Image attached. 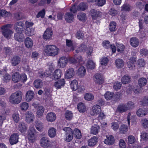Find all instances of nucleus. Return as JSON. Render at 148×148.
<instances>
[{
	"label": "nucleus",
	"mask_w": 148,
	"mask_h": 148,
	"mask_svg": "<svg viewBox=\"0 0 148 148\" xmlns=\"http://www.w3.org/2000/svg\"><path fill=\"white\" fill-rule=\"evenodd\" d=\"M10 75L8 73L5 74L3 76V81L4 82L6 83L9 82L11 79Z\"/></svg>",
	"instance_id": "nucleus-54"
},
{
	"label": "nucleus",
	"mask_w": 148,
	"mask_h": 148,
	"mask_svg": "<svg viewBox=\"0 0 148 148\" xmlns=\"http://www.w3.org/2000/svg\"><path fill=\"white\" fill-rule=\"evenodd\" d=\"M65 82L64 79H60L55 82L54 84V86L57 89L61 88L64 86Z\"/></svg>",
	"instance_id": "nucleus-15"
},
{
	"label": "nucleus",
	"mask_w": 148,
	"mask_h": 148,
	"mask_svg": "<svg viewBox=\"0 0 148 148\" xmlns=\"http://www.w3.org/2000/svg\"><path fill=\"white\" fill-rule=\"evenodd\" d=\"M36 131L34 128H32L29 132L27 137L30 143H33L36 140Z\"/></svg>",
	"instance_id": "nucleus-7"
},
{
	"label": "nucleus",
	"mask_w": 148,
	"mask_h": 148,
	"mask_svg": "<svg viewBox=\"0 0 148 148\" xmlns=\"http://www.w3.org/2000/svg\"><path fill=\"white\" fill-rule=\"evenodd\" d=\"M142 126L144 128H146L148 127V120L146 119H143L141 121Z\"/></svg>",
	"instance_id": "nucleus-62"
},
{
	"label": "nucleus",
	"mask_w": 148,
	"mask_h": 148,
	"mask_svg": "<svg viewBox=\"0 0 148 148\" xmlns=\"http://www.w3.org/2000/svg\"><path fill=\"white\" fill-rule=\"evenodd\" d=\"M15 18L17 20H20L23 18V15L21 12H18L14 15Z\"/></svg>",
	"instance_id": "nucleus-56"
},
{
	"label": "nucleus",
	"mask_w": 148,
	"mask_h": 148,
	"mask_svg": "<svg viewBox=\"0 0 148 148\" xmlns=\"http://www.w3.org/2000/svg\"><path fill=\"white\" fill-rule=\"evenodd\" d=\"M46 118L48 121L52 122L54 121L56 119V115L54 113L51 112L47 114Z\"/></svg>",
	"instance_id": "nucleus-31"
},
{
	"label": "nucleus",
	"mask_w": 148,
	"mask_h": 148,
	"mask_svg": "<svg viewBox=\"0 0 148 148\" xmlns=\"http://www.w3.org/2000/svg\"><path fill=\"white\" fill-rule=\"evenodd\" d=\"M14 38L16 40L21 42L23 41L24 36L22 32H17L15 34Z\"/></svg>",
	"instance_id": "nucleus-18"
},
{
	"label": "nucleus",
	"mask_w": 148,
	"mask_h": 148,
	"mask_svg": "<svg viewBox=\"0 0 148 148\" xmlns=\"http://www.w3.org/2000/svg\"><path fill=\"white\" fill-rule=\"evenodd\" d=\"M25 120L28 123L33 122L34 119V114L30 111H27L25 114Z\"/></svg>",
	"instance_id": "nucleus-8"
},
{
	"label": "nucleus",
	"mask_w": 148,
	"mask_h": 148,
	"mask_svg": "<svg viewBox=\"0 0 148 148\" xmlns=\"http://www.w3.org/2000/svg\"><path fill=\"white\" fill-rule=\"evenodd\" d=\"M147 112V110L144 108H142L138 109L136 113L137 115L139 117H142L146 115Z\"/></svg>",
	"instance_id": "nucleus-21"
},
{
	"label": "nucleus",
	"mask_w": 148,
	"mask_h": 148,
	"mask_svg": "<svg viewBox=\"0 0 148 148\" xmlns=\"http://www.w3.org/2000/svg\"><path fill=\"white\" fill-rule=\"evenodd\" d=\"M117 110L121 113L125 112L128 110L127 106L125 104H121L118 107Z\"/></svg>",
	"instance_id": "nucleus-32"
},
{
	"label": "nucleus",
	"mask_w": 148,
	"mask_h": 148,
	"mask_svg": "<svg viewBox=\"0 0 148 148\" xmlns=\"http://www.w3.org/2000/svg\"><path fill=\"white\" fill-rule=\"evenodd\" d=\"M45 108L43 106H38L37 110V115L38 117H41L44 112Z\"/></svg>",
	"instance_id": "nucleus-34"
},
{
	"label": "nucleus",
	"mask_w": 148,
	"mask_h": 148,
	"mask_svg": "<svg viewBox=\"0 0 148 148\" xmlns=\"http://www.w3.org/2000/svg\"><path fill=\"white\" fill-rule=\"evenodd\" d=\"M98 141V138L94 136L88 141V145L89 146L93 147L96 144Z\"/></svg>",
	"instance_id": "nucleus-19"
},
{
	"label": "nucleus",
	"mask_w": 148,
	"mask_h": 148,
	"mask_svg": "<svg viewBox=\"0 0 148 148\" xmlns=\"http://www.w3.org/2000/svg\"><path fill=\"white\" fill-rule=\"evenodd\" d=\"M10 26L9 24L5 25L1 27V32L4 36L8 38L11 36L13 32L10 29Z\"/></svg>",
	"instance_id": "nucleus-4"
},
{
	"label": "nucleus",
	"mask_w": 148,
	"mask_h": 148,
	"mask_svg": "<svg viewBox=\"0 0 148 148\" xmlns=\"http://www.w3.org/2000/svg\"><path fill=\"white\" fill-rule=\"evenodd\" d=\"M12 118L14 122L16 123H18L20 120L19 114L17 112H15L12 114Z\"/></svg>",
	"instance_id": "nucleus-46"
},
{
	"label": "nucleus",
	"mask_w": 148,
	"mask_h": 148,
	"mask_svg": "<svg viewBox=\"0 0 148 148\" xmlns=\"http://www.w3.org/2000/svg\"><path fill=\"white\" fill-rule=\"evenodd\" d=\"M65 115L66 119L69 120H71L73 116L72 113L71 111H67L66 112Z\"/></svg>",
	"instance_id": "nucleus-53"
},
{
	"label": "nucleus",
	"mask_w": 148,
	"mask_h": 148,
	"mask_svg": "<svg viewBox=\"0 0 148 148\" xmlns=\"http://www.w3.org/2000/svg\"><path fill=\"white\" fill-rule=\"evenodd\" d=\"M86 66L88 69H92L95 68V65L92 60H90L88 62Z\"/></svg>",
	"instance_id": "nucleus-49"
},
{
	"label": "nucleus",
	"mask_w": 148,
	"mask_h": 148,
	"mask_svg": "<svg viewBox=\"0 0 148 148\" xmlns=\"http://www.w3.org/2000/svg\"><path fill=\"white\" fill-rule=\"evenodd\" d=\"M61 71L60 69L56 70L54 72L53 78L55 80L59 79L61 76Z\"/></svg>",
	"instance_id": "nucleus-33"
},
{
	"label": "nucleus",
	"mask_w": 148,
	"mask_h": 148,
	"mask_svg": "<svg viewBox=\"0 0 148 148\" xmlns=\"http://www.w3.org/2000/svg\"><path fill=\"white\" fill-rule=\"evenodd\" d=\"M94 80L95 83L99 84H102L103 82V79L100 74H96L95 76Z\"/></svg>",
	"instance_id": "nucleus-22"
},
{
	"label": "nucleus",
	"mask_w": 148,
	"mask_h": 148,
	"mask_svg": "<svg viewBox=\"0 0 148 148\" xmlns=\"http://www.w3.org/2000/svg\"><path fill=\"white\" fill-rule=\"evenodd\" d=\"M100 128L98 125L97 124L93 125L91 128V133L94 135H96L98 133Z\"/></svg>",
	"instance_id": "nucleus-27"
},
{
	"label": "nucleus",
	"mask_w": 148,
	"mask_h": 148,
	"mask_svg": "<svg viewBox=\"0 0 148 148\" xmlns=\"http://www.w3.org/2000/svg\"><path fill=\"white\" fill-rule=\"evenodd\" d=\"M24 25L22 22H17L14 25V29L17 32H22L23 30Z\"/></svg>",
	"instance_id": "nucleus-10"
},
{
	"label": "nucleus",
	"mask_w": 148,
	"mask_h": 148,
	"mask_svg": "<svg viewBox=\"0 0 148 148\" xmlns=\"http://www.w3.org/2000/svg\"><path fill=\"white\" fill-rule=\"evenodd\" d=\"M20 107L22 110H26L29 107L28 104L26 102H23L21 104Z\"/></svg>",
	"instance_id": "nucleus-55"
},
{
	"label": "nucleus",
	"mask_w": 148,
	"mask_h": 148,
	"mask_svg": "<svg viewBox=\"0 0 148 148\" xmlns=\"http://www.w3.org/2000/svg\"><path fill=\"white\" fill-rule=\"evenodd\" d=\"M25 43L26 47L27 48H30L33 46V40L28 37L26 38Z\"/></svg>",
	"instance_id": "nucleus-36"
},
{
	"label": "nucleus",
	"mask_w": 148,
	"mask_h": 148,
	"mask_svg": "<svg viewBox=\"0 0 148 148\" xmlns=\"http://www.w3.org/2000/svg\"><path fill=\"white\" fill-rule=\"evenodd\" d=\"M86 4L84 3H80L77 7V10L78 11H83L85 10L87 8Z\"/></svg>",
	"instance_id": "nucleus-48"
},
{
	"label": "nucleus",
	"mask_w": 148,
	"mask_h": 148,
	"mask_svg": "<svg viewBox=\"0 0 148 148\" xmlns=\"http://www.w3.org/2000/svg\"><path fill=\"white\" fill-rule=\"evenodd\" d=\"M21 61L20 57L17 56H14L10 60V62L13 66H16L20 63Z\"/></svg>",
	"instance_id": "nucleus-13"
},
{
	"label": "nucleus",
	"mask_w": 148,
	"mask_h": 148,
	"mask_svg": "<svg viewBox=\"0 0 148 148\" xmlns=\"http://www.w3.org/2000/svg\"><path fill=\"white\" fill-rule=\"evenodd\" d=\"M131 81V77L128 75H124L121 79L122 83L124 84L130 83Z\"/></svg>",
	"instance_id": "nucleus-28"
},
{
	"label": "nucleus",
	"mask_w": 148,
	"mask_h": 148,
	"mask_svg": "<svg viewBox=\"0 0 148 148\" xmlns=\"http://www.w3.org/2000/svg\"><path fill=\"white\" fill-rule=\"evenodd\" d=\"M73 133V135L76 138L79 139L82 137L81 133L80 131L78 129H75Z\"/></svg>",
	"instance_id": "nucleus-41"
},
{
	"label": "nucleus",
	"mask_w": 148,
	"mask_h": 148,
	"mask_svg": "<svg viewBox=\"0 0 148 148\" xmlns=\"http://www.w3.org/2000/svg\"><path fill=\"white\" fill-rule=\"evenodd\" d=\"M130 45L133 47H137L139 44V42L138 39L136 37H133L130 39Z\"/></svg>",
	"instance_id": "nucleus-23"
},
{
	"label": "nucleus",
	"mask_w": 148,
	"mask_h": 148,
	"mask_svg": "<svg viewBox=\"0 0 148 148\" xmlns=\"http://www.w3.org/2000/svg\"><path fill=\"white\" fill-rule=\"evenodd\" d=\"M109 29L111 32H114L116 29V23L114 22H111L110 24Z\"/></svg>",
	"instance_id": "nucleus-51"
},
{
	"label": "nucleus",
	"mask_w": 148,
	"mask_h": 148,
	"mask_svg": "<svg viewBox=\"0 0 148 148\" xmlns=\"http://www.w3.org/2000/svg\"><path fill=\"white\" fill-rule=\"evenodd\" d=\"M12 79L15 83L18 82L20 81L24 82L26 81L27 77L25 74L21 75L18 73L16 72L12 75Z\"/></svg>",
	"instance_id": "nucleus-3"
},
{
	"label": "nucleus",
	"mask_w": 148,
	"mask_h": 148,
	"mask_svg": "<svg viewBox=\"0 0 148 148\" xmlns=\"http://www.w3.org/2000/svg\"><path fill=\"white\" fill-rule=\"evenodd\" d=\"M63 130L65 132L66 135V141L67 142H70L72 140L73 137V133L72 130L69 127H65Z\"/></svg>",
	"instance_id": "nucleus-6"
},
{
	"label": "nucleus",
	"mask_w": 148,
	"mask_h": 148,
	"mask_svg": "<svg viewBox=\"0 0 148 148\" xmlns=\"http://www.w3.org/2000/svg\"><path fill=\"white\" fill-rule=\"evenodd\" d=\"M108 61V60L107 57H103L101 60L100 64L102 65L106 66Z\"/></svg>",
	"instance_id": "nucleus-58"
},
{
	"label": "nucleus",
	"mask_w": 148,
	"mask_h": 148,
	"mask_svg": "<svg viewBox=\"0 0 148 148\" xmlns=\"http://www.w3.org/2000/svg\"><path fill=\"white\" fill-rule=\"evenodd\" d=\"M3 51L6 55H10L12 52L11 49L9 47H4L3 49Z\"/></svg>",
	"instance_id": "nucleus-63"
},
{
	"label": "nucleus",
	"mask_w": 148,
	"mask_h": 148,
	"mask_svg": "<svg viewBox=\"0 0 148 148\" xmlns=\"http://www.w3.org/2000/svg\"><path fill=\"white\" fill-rule=\"evenodd\" d=\"M136 141L134 137L132 135H130L128 137V142L129 143L133 144Z\"/></svg>",
	"instance_id": "nucleus-61"
},
{
	"label": "nucleus",
	"mask_w": 148,
	"mask_h": 148,
	"mask_svg": "<svg viewBox=\"0 0 148 148\" xmlns=\"http://www.w3.org/2000/svg\"><path fill=\"white\" fill-rule=\"evenodd\" d=\"M87 51V53L88 55H90L93 51L92 47H87L84 43H82L78 48V49L75 50L76 53H78L79 52H84Z\"/></svg>",
	"instance_id": "nucleus-5"
},
{
	"label": "nucleus",
	"mask_w": 148,
	"mask_h": 148,
	"mask_svg": "<svg viewBox=\"0 0 148 148\" xmlns=\"http://www.w3.org/2000/svg\"><path fill=\"white\" fill-rule=\"evenodd\" d=\"M75 72L73 68H70L68 69L65 72V77L66 78L70 79L74 75Z\"/></svg>",
	"instance_id": "nucleus-16"
},
{
	"label": "nucleus",
	"mask_w": 148,
	"mask_h": 148,
	"mask_svg": "<svg viewBox=\"0 0 148 148\" xmlns=\"http://www.w3.org/2000/svg\"><path fill=\"white\" fill-rule=\"evenodd\" d=\"M35 127L38 130L41 131L43 128V124L39 121H36V122Z\"/></svg>",
	"instance_id": "nucleus-50"
},
{
	"label": "nucleus",
	"mask_w": 148,
	"mask_h": 148,
	"mask_svg": "<svg viewBox=\"0 0 148 148\" xmlns=\"http://www.w3.org/2000/svg\"><path fill=\"white\" fill-rule=\"evenodd\" d=\"M35 33L34 29L32 27L26 28L25 30V34L26 35L30 36L34 34Z\"/></svg>",
	"instance_id": "nucleus-37"
},
{
	"label": "nucleus",
	"mask_w": 148,
	"mask_h": 148,
	"mask_svg": "<svg viewBox=\"0 0 148 148\" xmlns=\"http://www.w3.org/2000/svg\"><path fill=\"white\" fill-rule=\"evenodd\" d=\"M67 62V59L66 57H62L58 61V66L60 67L64 68L66 66Z\"/></svg>",
	"instance_id": "nucleus-11"
},
{
	"label": "nucleus",
	"mask_w": 148,
	"mask_h": 148,
	"mask_svg": "<svg viewBox=\"0 0 148 148\" xmlns=\"http://www.w3.org/2000/svg\"><path fill=\"white\" fill-rule=\"evenodd\" d=\"M86 70L85 67L81 66L78 70L77 74L78 75L82 77L84 76L86 73Z\"/></svg>",
	"instance_id": "nucleus-40"
},
{
	"label": "nucleus",
	"mask_w": 148,
	"mask_h": 148,
	"mask_svg": "<svg viewBox=\"0 0 148 148\" xmlns=\"http://www.w3.org/2000/svg\"><path fill=\"white\" fill-rule=\"evenodd\" d=\"M23 93L21 91L18 90L12 93L9 97V101L14 104H18L21 101Z\"/></svg>",
	"instance_id": "nucleus-1"
},
{
	"label": "nucleus",
	"mask_w": 148,
	"mask_h": 148,
	"mask_svg": "<svg viewBox=\"0 0 148 148\" xmlns=\"http://www.w3.org/2000/svg\"><path fill=\"white\" fill-rule=\"evenodd\" d=\"M19 135L17 133L12 134L10 138V142L12 145L16 144L18 142Z\"/></svg>",
	"instance_id": "nucleus-9"
},
{
	"label": "nucleus",
	"mask_w": 148,
	"mask_h": 148,
	"mask_svg": "<svg viewBox=\"0 0 148 148\" xmlns=\"http://www.w3.org/2000/svg\"><path fill=\"white\" fill-rule=\"evenodd\" d=\"M101 12L97 11L94 9H92L90 10V14L92 19H96L97 18L101 15Z\"/></svg>",
	"instance_id": "nucleus-17"
},
{
	"label": "nucleus",
	"mask_w": 148,
	"mask_h": 148,
	"mask_svg": "<svg viewBox=\"0 0 148 148\" xmlns=\"http://www.w3.org/2000/svg\"><path fill=\"white\" fill-rule=\"evenodd\" d=\"M40 143L41 146L43 147L47 148L50 146V142L47 138L43 137L40 140Z\"/></svg>",
	"instance_id": "nucleus-12"
},
{
	"label": "nucleus",
	"mask_w": 148,
	"mask_h": 148,
	"mask_svg": "<svg viewBox=\"0 0 148 148\" xmlns=\"http://www.w3.org/2000/svg\"><path fill=\"white\" fill-rule=\"evenodd\" d=\"M101 111L100 106L99 105H95L92 107L90 113L92 115L94 116L99 113Z\"/></svg>",
	"instance_id": "nucleus-14"
},
{
	"label": "nucleus",
	"mask_w": 148,
	"mask_h": 148,
	"mask_svg": "<svg viewBox=\"0 0 148 148\" xmlns=\"http://www.w3.org/2000/svg\"><path fill=\"white\" fill-rule=\"evenodd\" d=\"M113 96V93L111 92H108L105 95V97L106 99L107 100L111 99Z\"/></svg>",
	"instance_id": "nucleus-59"
},
{
	"label": "nucleus",
	"mask_w": 148,
	"mask_h": 148,
	"mask_svg": "<svg viewBox=\"0 0 148 148\" xmlns=\"http://www.w3.org/2000/svg\"><path fill=\"white\" fill-rule=\"evenodd\" d=\"M34 95V92L29 90L27 92L26 95V99L27 101H30L33 98Z\"/></svg>",
	"instance_id": "nucleus-24"
},
{
	"label": "nucleus",
	"mask_w": 148,
	"mask_h": 148,
	"mask_svg": "<svg viewBox=\"0 0 148 148\" xmlns=\"http://www.w3.org/2000/svg\"><path fill=\"white\" fill-rule=\"evenodd\" d=\"M119 130L120 133L122 134H125L128 131V127L126 125H122L120 126Z\"/></svg>",
	"instance_id": "nucleus-44"
},
{
	"label": "nucleus",
	"mask_w": 148,
	"mask_h": 148,
	"mask_svg": "<svg viewBox=\"0 0 148 148\" xmlns=\"http://www.w3.org/2000/svg\"><path fill=\"white\" fill-rule=\"evenodd\" d=\"M77 108L81 113H84L86 110V108L84 104L82 103H79L77 105Z\"/></svg>",
	"instance_id": "nucleus-42"
},
{
	"label": "nucleus",
	"mask_w": 148,
	"mask_h": 148,
	"mask_svg": "<svg viewBox=\"0 0 148 148\" xmlns=\"http://www.w3.org/2000/svg\"><path fill=\"white\" fill-rule=\"evenodd\" d=\"M147 82V79L144 77L141 78L138 80V85L141 87L145 85Z\"/></svg>",
	"instance_id": "nucleus-45"
},
{
	"label": "nucleus",
	"mask_w": 148,
	"mask_h": 148,
	"mask_svg": "<svg viewBox=\"0 0 148 148\" xmlns=\"http://www.w3.org/2000/svg\"><path fill=\"white\" fill-rule=\"evenodd\" d=\"M64 18L67 22L71 23L73 21V15L71 13L67 12L65 15Z\"/></svg>",
	"instance_id": "nucleus-25"
},
{
	"label": "nucleus",
	"mask_w": 148,
	"mask_h": 148,
	"mask_svg": "<svg viewBox=\"0 0 148 148\" xmlns=\"http://www.w3.org/2000/svg\"><path fill=\"white\" fill-rule=\"evenodd\" d=\"M136 60L134 58H131L129 61L127 62V66L130 69H132L134 67V62Z\"/></svg>",
	"instance_id": "nucleus-35"
},
{
	"label": "nucleus",
	"mask_w": 148,
	"mask_h": 148,
	"mask_svg": "<svg viewBox=\"0 0 148 148\" xmlns=\"http://www.w3.org/2000/svg\"><path fill=\"white\" fill-rule=\"evenodd\" d=\"M77 17L79 20L84 21L85 20L86 15L83 12L79 13L78 14Z\"/></svg>",
	"instance_id": "nucleus-52"
},
{
	"label": "nucleus",
	"mask_w": 148,
	"mask_h": 148,
	"mask_svg": "<svg viewBox=\"0 0 148 148\" xmlns=\"http://www.w3.org/2000/svg\"><path fill=\"white\" fill-rule=\"evenodd\" d=\"M130 5L127 3L123 5L122 7V10L126 11H129L130 10Z\"/></svg>",
	"instance_id": "nucleus-60"
},
{
	"label": "nucleus",
	"mask_w": 148,
	"mask_h": 148,
	"mask_svg": "<svg viewBox=\"0 0 148 148\" xmlns=\"http://www.w3.org/2000/svg\"><path fill=\"white\" fill-rule=\"evenodd\" d=\"M84 97L85 100L89 101H92L94 99V97L93 95L89 93L85 94L84 95Z\"/></svg>",
	"instance_id": "nucleus-47"
},
{
	"label": "nucleus",
	"mask_w": 148,
	"mask_h": 148,
	"mask_svg": "<svg viewBox=\"0 0 148 148\" xmlns=\"http://www.w3.org/2000/svg\"><path fill=\"white\" fill-rule=\"evenodd\" d=\"M84 33L80 31H78L76 34V36L78 39L82 38L84 37Z\"/></svg>",
	"instance_id": "nucleus-64"
},
{
	"label": "nucleus",
	"mask_w": 148,
	"mask_h": 148,
	"mask_svg": "<svg viewBox=\"0 0 148 148\" xmlns=\"http://www.w3.org/2000/svg\"><path fill=\"white\" fill-rule=\"evenodd\" d=\"M18 127L19 131L22 133H24L27 130L25 124L23 122H21L19 123Z\"/></svg>",
	"instance_id": "nucleus-39"
},
{
	"label": "nucleus",
	"mask_w": 148,
	"mask_h": 148,
	"mask_svg": "<svg viewBox=\"0 0 148 148\" xmlns=\"http://www.w3.org/2000/svg\"><path fill=\"white\" fill-rule=\"evenodd\" d=\"M52 31L51 29H47L43 34V38L45 39H47L50 38L52 35Z\"/></svg>",
	"instance_id": "nucleus-20"
},
{
	"label": "nucleus",
	"mask_w": 148,
	"mask_h": 148,
	"mask_svg": "<svg viewBox=\"0 0 148 148\" xmlns=\"http://www.w3.org/2000/svg\"><path fill=\"white\" fill-rule=\"evenodd\" d=\"M56 130L55 128L53 127H51L48 130V135L50 137H54L56 135Z\"/></svg>",
	"instance_id": "nucleus-38"
},
{
	"label": "nucleus",
	"mask_w": 148,
	"mask_h": 148,
	"mask_svg": "<svg viewBox=\"0 0 148 148\" xmlns=\"http://www.w3.org/2000/svg\"><path fill=\"white\" fill-rule=\"evenodd\" d=\"M115 140L114 137L112 135L109 137H107V138L104 141V143L109 145H112L114 142Z\"/></svg>",
	"instance_id": "nucleus-29"
},
{
	"label": "nucleus",
	"mask_w": 148,
	"mask_h": 148,
	"mask_svg": "<svg viewBox=\"0 0 148 148\" xmlns=\"http://www.w3.org/2000/svg\"><path fill=\"white\" fill-rule=\"evenodd\" d=\"M117 50L118 51L122 53L124 49V46L122 44L117 43L116 44Z\"/></svg>",
	"instance_id": "nucleus-57"
},
{
	"label": "nucleus",
	"mask_w": 148,
	"mask_h": 148,
	"mask_svg": "<svg viewBox=\"0 0 148 148\" xmlns=\"http://www.w3.org/2000/svg\"><path fill=\"white\" fill-rule=\"evenodd\" d=\"M115 64L116 67L118 69L123 67L124 65V61L121 59H117L115 62Z\"/></svg>",
	"instance_id": "nucleus-26"
},
{
	"label": "nucleus",
	"mask_w": 148,
	"mask_h": 148,
	"mask_svg": "<svg viewBox=\"0 0 148 148\" xmlns=\"http://www.w3.org/2000/svg\"><path fill=\"white\" fill-rule=\"evenodd\" d=\"M59 50V49L55 45H47L44 48V51L47 55L53 56L57 55Z\"/></svg>",
	"instance_id": "nucleus-2"
},
{
	"label": "nucleus",
	"mask_w": 148,
	"mask_h": 148,
	"mask_svg": "<svg viewBox=\"0 0 148 148\" xmlns=\"http://www.w3.org/2000/svg\"><path fill=\"white\" fill-rule=\"evenodd\" d=\"M71 87L72 90L75 91L77 89L78 84L76 80L72 81L71 84Z\"/></svg>",
	"instance_id": "nucleus-43"
},
{
	"label": "nucleus",
	"mask_w": 148,
	"mask_h": 148,
	"mask_svg": "<svg viewBox=\"0 0 148 148\" xmlns=\"http://www.w3.org/2000/svg\"><path fill=\"white\" fill-rule=\"evenodd\" d=\"M34 85L36 88H40L43 86V83L40 79H38L35 80L34 82Z\"/></svg>",
	"instance_id": "nucleus-30"
}]
</instances>
